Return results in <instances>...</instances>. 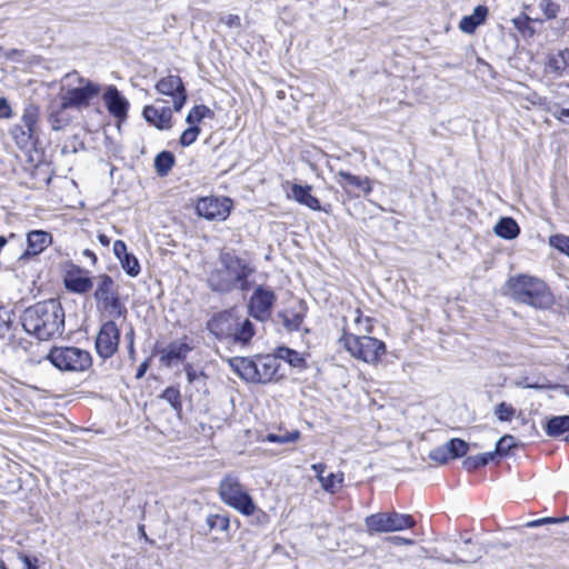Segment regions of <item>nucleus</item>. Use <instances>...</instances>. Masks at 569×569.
<instances>
[{
  "label": "nucleus",
  "mask_w": 569,
  "mask_h": 569,
  "mask_svg": "<svg viewBox=\"0 0 569 569\" xmlns=\"http://www.w3.org/2000/svg\"><path fill=\"white\" fill-rule=\"evenodd\" d=\"M70 109L72 108L60 98L50 102L47 109V120L52 130L59 131L70 124L72 121Z\"/></svg>",
  "instance_id": "17"
},
{
  "label": "nucleus",
  "mask_w": 569,
  "mask_h": 569,
  "mask_svg": "<svg viewBox=\"0 0 569 569\" xmlns=\"http://www.w3.org/2000/svg\"><path fill=\"white\" fill-rule=\"evenodd\" d=\"M283 325L290 331H297L303 321L305 315L302 312L286 311L282 315Z\"/></svg>",
  "instance_id": "40"
},
{
  "label": "nucleus",
  "mask_w": 569,
  "mask_h": 569,
  "mask_svg": "<svg viewBox=\"0 0 569 569\" xmlns=\"http://www.w3.org/2000/svg\"><path fill=\"white\" fill-rule=\"evenodd\" d=\"M527 99L531 104L545 106L546 103V98L540 97L536 92H532Z\"/></svg>",
  "instance_id": "57"
},
{
  "label": "nucleus",
  "mask_w": 569,
  "mask_h": 569,
  "mask_svg": "<svg viewBox=\"0 0 569 569\" xmlns=\"http://www.w3.org/2000/svg\"><path fill=\"white\" fill-rule=\"evenodd\" d=\"M20 321L27 333L46 341L63 333L64 310L59 300L48 299L26 308Z\"/></svg>",
  "instance_id": "1"
},
{
  "label": "nucleus",
  "mask_w": 569,
  "mask_h": 569,
  "mask_svg": "<svg viewBox=\"0 0 569 569\" xmlns=\"http://www.w3.org/2000/svg\"><path fill=\"white\" fill-rule=\"evenodd\" d=\"M0 569H7L4 562L0 559Z\"/></svg>",
  "instance_id": "63"
},
{
  "label": "nucleus",
  "mask_w": 569,
  "mask_h": 569,
  "mask_svg": "<svg viewBox=\"0 0 569 569\" xmlns=\"http://www.w3.org/2000/svg\"><path fill=\"white\" fill-rule=\"evenodd\" d=\"M531 4H523V12L512 19V23L515 28L521 32L523 36L531 37L535 33L533 28L530 26L532 21H538V19L531 18L527 11L531 9Z\"/></svg>",
  "instance_id": "30"
},
{
  "label": "nucleus",
  "mask_w": 569,
  "mask_h": 569,
  "mask_svg": "<svg viewBox=\"0 0 569 569\" xmlns=\"http://www.w3.org/2000/svg\"><path fill=\"white\" fill-rule=\"evenodd\" d=\"M176 158L170 151H161L154 158V169L159 177H166L174 166Z\"/></svg>",
  "instance_id": "31"
},
{
  "label": "nucleus",
  "mask_w": 569,
  "mask_h": 569,
  "mask_svg": "<svg viewBox=\"0 0 569 569\" xmlns=\"http://www.w3.org/2000/svg\"><path fill=\"white\" fill-rule=\"evenodd\" d=\"M447 451H449L451 459L465 457L469 451L470 445L460 438H452L446 442Z\"/></svg>",
  "instance_id": "34"
},
{
  "label": "nucleus",
  "mask_w": 569,
  "mask_h": 569,
  "mask_svg": "<svg viewBox=\"0 0 569 569\" xmlns=\"http://www.w3.org/2000/svg\"><path fill=\"white\" fill-rule=\"evenodd\" d=\"M119 262L121 264V268L129 277L134 278L141 271L138 259L130 252Z\"/></svg>",
  "instance_id": "38"
},
{
  "label": "nucleus",
  "mask_w": 569,
  "mask_h": 569,
  "mask_svg": "<svg viewBox=\"0 0 569 569\" xmlns=\"http://www.w3.org/2000/svg\"><path fill=\"white\" fill-rule=\"evenodd\" d=\"M98 240H99V242H100L102 246H104V247H108V246L110 244V239H109V237H107V236H106V234H103V233H100V234L98 236Z\"/></svg>",
  "instance_id": "60"
},
{
  "label": "nucleus",
  "mask_w": 569,
  "mask_h": 569,
  "mask_svg": "<svg viewBox=\"0 0 569 569\" xmlns=\"http://www.w3.org/2000/svg\"><path fill=\"white\" fill-rule=\"evenodd\" d=\"M274 302L276 295L273 290L258 286L249 299V315L256 320L264 321L270 318Z\"/></svg>",
  "instance_id": "11"
},
{
  "label": "nucleus",
  "mask_w": 569,
  "mask_h": 569,
  "mask_svg": "<svg viewBox=\"0 0 569 569\" xmlns=\"http://www.w3.org/2000/svg\"><path fill=\"white\" fill-rule=\"evenodd\" d=\"M162 399L168 401L172 409L178 413L182 410L181 395L177 387H167L160 396Z\"/></svg>",
  "instance_id": "37"
},
{
  "label": "nucleus",
  "mask_w": 569,
  "mask_h": 569,
  "mask_svg": "<svg viewBox=\"0 0 569 569\" xmlns=\"http://www.w3.org/2000/svg\"><path fill=\"white\" fill-rule=\"evenodd\" d=\"M343 482V473H329L328 476L320 477V485L322 489L330 493L339 491Z\"/></svg>",
  "instance_id": "35"
},
{
  "label": "nucleus",
  "mask_w": 569,
  "mask_h": 569,
  "mask_svg": "<svg viewBox=\"0 0 569 569\" xmlns=\"http://www.w3.org/2000/svg\"><path fill=\"white\" fill-rule=\"evenodd\" d=\"M495 233L507 240H512L520 233V228L515 219L510 217L501 218L493 228Z\"/></svg>",
  "instance_id": "25"
},
{
  "label": "nucleus",
  "mask_w": 569,
  "mask_h": 569,
  "mask_svg": "<svg viewBox=\"0 0 569 569\" xmlns=\"http://www.w3.org/2000/svg\"><path fill=\"white\" fill-rule=\"evenodd\" d=\"M94 292L97 309L106 312L111 318H121L127 315V308L121 302L119 286L107 273H101L93 277Z\"/></svg>",
  "instance_id": "6"
},
{
  "label": "nucleus",
  "mask_w": 569,
  "mask_h": 569,
  "mask_svg": "<svg viewBox=\"0 0 569 569\" xmlns=\"http://www.w3.org/2000/svg\"><path fill=\"white\" fill-rule=\"evenodd\" d=\"M52 241V236L43 230H32L27 234V249L20 260L40 254Z\"/></svg>",
  "instance_id": "18"
},
{
  "label": "nucleus",
  "mask_w": 569,
  "mask_h": 569,
  "mask_svg": "<svg viewBox=\"0 0 569 569\" xmlns=\"http://www.w3.org/2000/svg\"><path fill=\"white\" fill-rule=\"evenodd\" d=\"M0 111L3 113L0 118H10L11 117V108L8 104L6 98H0Z\"/></svg>",
  "instance_id": "54"
},
{
  "label": "nucleus",
  "mask_w": 569,
  "mask_h": 569,
  "mask_svg": "<svg viewBox=\"0 0 569 569\" xmlns=\"http://www.w3.org/2000/svg\"><path fill=\"white\" fill-rule=\"evenodd\" d=\"M39 107L34 103H28L24 107L21 121L23 127L27 129V134L30 139H32L37 134V123L39 120Z\"/></svg>",
  "instance_id": "26"
},
{
  "label": "nucleus",
  "mask_w": 569,
  "mask_h": 569,
  "mask_svg": "<svg viewBox=\"0 0 569 569\" xmlns=\"http://www.w3.org/2000/svg\"><path fill=\"white\" fill-rule=\"evenodd\" d=\"M495 460V453L486 452L476 456H469L462 461V467L467 471H475L480 467L487 466L490 461Z\"/></svg>",
  "instance_id": "33"
},
{
  "label": "nucleus",
  "mask_w": 569,
  "mask_h": 569,
  "mask_svg": "<svg viewBox=\"0 0 569 569\" xmlns=\"http://www.w3.org/2000/svg\"><path fill=\"white\" fill-rule=\"evenodd\" d=\"M219 496L222 502L244 516L254 513L257 507L234 473H227L219 483Z\"/></svg>",
  "instance_id": "7"
},
{
  "label": "nucleus",
  "mask_w": 569,
  "mask_h": 569,
  "mask_svg": "<svg viewBox=\"0 0 569 569\" xmlns=\"http://www.w3.org/2000/svg\"><path fill=\"white\" fill-rule=\"evenodd\" d=\"M100 93V86L86 79L78 71L66 73L60 80L58 98L73 109L89 107L91 100Z\"/></svg>",
  "instance_id": "5"
},
{
  "label": "nucleus",
  "mask_w": 569,
  "mask_h": 569,
  "mask_svg": "<svg viewBox=\"0 0 569 569\" xmlns=\"http://www.w3.org/2000/svg\"><path fill=\"white\" fill-rule=\"evenodd\" d=\"M232 202L229 198L204 197L196 204L197 213L207 220H226L231 211Z\"/></svg>",
  "instance_id": "12"
},
{
  "label": "nucleus",
  "mask_w": 569,
  "mask_h": 569,
  "mask_svg": "<svg viewBox=\"0 0 569 569\" xmlns=\"http://www.w3.org/2000/svg\"><path fill=\"white\" fill-rule=\"evenodd\" d=\"M567 520H569V517H563V518L546 517V518L528 521L522 527L536 528V527H540L542 525L560 523V522H563Z\"/></svg>",
  "instance_id": "48"
},
{
  "label": "nucleus",
  "mask_w": 569,
  "mask_h": 569,
  "mask_svg": "<svg viewBox=\"0 0 569 569\" xmlns=\"http://www.w3.org/2000/svg\"><path fill=\"white\" fill-rule=\"evenodd\" d=\"M147 368H148L147 362L141 363L140 367L138 368L136 377L141 378L144 375Z\"/></svg>",
  "instance_id": "61"
},
{
  "label": "nucleus",
  "mask_w": 569,
  "mask_h": 569,
  "mask_svg": "<svg viewBox=\"0 0 569 569\" xmlns=\"http://www.w3.org/2000/svg\"><path fill=\"white\" fill-rule=\"evenodd\" d=\"M549 244L569 257V236L553 234L549 238Z\"/></svg>",
  "instance_id": "41"
},
{
  "label": "nucleus",
  "mask_w": 569,
  "mask_h": 569,
  "mask_svg": "<svg viewBox=\"0 0 569 569\" xmlns=\"http://www.w3.org/2000/svg\"><path fill=\"white\" fill-rule=\"evenodd\" d=\"M207 525L210 529L227 530L229 527V520L220 515H209L207 517Z\"/></svg>",
  "instance_id": "47"
},
{
  "label": "nucleus",
  "mask_w": 569,
  "mask_h": 569,
  "mask_svg": "<svg viewBox=\"0 0 569 569\" xmlns=\"http://www.w3.org/2000/svg\"><path fill=\"white\" fill-rule=\"evenodd\" d=\"M47 359L61 371L83 372L92 366L90 352L78 347H53Z\"/></svg>",
  "instance_id": "8"
},
{
  "label": "nucleus",
  "mask_w": 569,
  "mask_h": 569,
  "mask_svg": "<svg viewBox=\"0 0 569 569\" xmlns=\"http://www.w3.org/2000/svg\"><path fill=\"white\" fill-rule=\"evenodd\" d=\"M253 268L240 257L222 252L213 269L207 276V284L211 291L222 296L240 290L246 292L250 289L249 277Z\"/></svg>",
  "instance_id": "2"
},
{
  "label": "nucleus",
  "mask_w": 569,
  "mask_h": 569,
  "mask_svg": "<svg viewBox=\"0 0 569 569\" xmlns=\"http://www.w3.org/2000/svg\"><path fill=\"white\" fill-rule=\"evenodd\" d=\"M338 177L343 180V181H339L342 187L352 186L358 189H361L367 194L370 193L372 190L370 180L367 177L361 178L359 176H353L350 172L342 171V170H340L338 172Z\"/></svg>",
  "instance_id": "28"
},
{
  "label": "nucleus",
  "mask_w": 569,
  "mask_h": 569,
  "mask_svg": "<svg viewBox=\"0 0 569 569\" xmlns=\"http://www.w3.org/2000/svg\"><path fill=\"white\" fill-rule=\"evenodd\" d=\"M107 110L119 121L127 119L129 101L121 94L114 86H109L102 96Z\"/></svg>",
  "instance_id": "16"
},
{
  "label": "nucleus",
  "mask_w": 569,
  "mask_h": 569,
  "mask_svg": "<svg viewBox=\"0 0 569 569\" xmlns=\"http://www.w3.org/2000/svg\"><path fill=\"white\" fill-rule=\"evenodd\" d=\"M565 441L569 442V435L565 437Z\"/></svg>",
  "instance_id": "64"
},
{
  "label": "nucleus",
  "mask_w": 569,
  "mask_h": 569,
  "mask_svg": "<svg viewBox=\"0 0 569 569\" xmlns=\"http://www.w3.org/2000/svg\"><path fill=\"white\" fill-rule=\"evenodd\" d=\"M231 369L243 380L254 383H268L282 377L280 362L276 356L259 355L256 358L233 357L228 359Z\"/></svg>",
  "instance_id": "3"
},
{
  "label": "nucleus",
  "mask_w": 569,
  "mask_h": 569,
  "mask_svg": "<svg viewBox=\"0 0 569 569\" xmlns=\"http://www.w3.org/2000/svg\"><path fill=\"white\" fill-rule=\"evenodd\" d=\"M11 326V315L8 310L0 308V338H4Z\"/></svg>",
  "instance_id": "50"
},
{
  "label": "nucleus",
  "mask_w": 569,
  "mask_h": 569,
  "mask_svg": "<svg viewBox=\"0 0 569 569\" xmlns=\"http://www.w3.org/2000/svg\"><path fill=\"white\" fill-rule=\"evenodd\" d=\"M156 90L172 98L174 111H180L187 101V90L178 74H168L158 80Z\"/></svg>",
  "instance_id": "14"
},
{
  "label": "nucleus",
  "mask_w": 569,
  "mask_h": 569,
  "mask_svg": "<svg viewBox=\"0 0 569 569\" xmlns=\"http://www.w3.org/2000/svg\"><path fill=\"white\" fill-rule=\"evenodd\" d=\"M232 329L231 336L227 340L242 347L250 343L256 332L253 323L248 318L241 319L239 316L237 325Z\"/></svg>",
  "instance_id": "21"
},
{
  "label": "nucleus",
  "mask_w": 569,
  "mask_h": 569,
  "mask_svg": "<svg viewBox=\"0 0 569 569\" xmlns=\"http://www.w3.org/2000/svg\"><path fill=\"white\" fill-rule=\"evenodd\" d=\"M94 284L93 278L83 274V270L77 268L76 270L69 271L64 278V287L73 293L84 295Z\"/></svg>",
  "instance_id": "19"
},
{
  "label": "nucleus",
  "mask_w": 569,
  "mask_h": 569,
  "mask_svg": "<svg viewBox=\"0 0 569 569\" xmlns=\"http://www.w3.org/2000/svg\"><path fill=\"white\" fill-rule=\"evenodd\" d=\"M515 409L506 403V402H500L497 407H496V416L497 418L500 420V421H510L512 419V417L515 416Z\"/></svg>",
  "instance_id": "46"
},
{
  "label": "nucleus",
  "mask_w": 569,
  "mask_h": 569,
  "mask_svg": "<svg viewBox=\"0 0 569 569\" xmlns=\"http://www.w3.org/2000/svg\"><path fill=\"white\" fill-rule=\"evenodd\" d=\"M222 21L229 27V28H240L241 27V20L240 17L237 14H228L226 18L222 19Z\"/></svg>",
  "instance_id": "52"
},
{
  "label": "nucleus",
  "mask_w": 569,
  "mask_h": 569,
  "mask_svg": "<svg viewBox=\"0 0 569 569\" xmlns=\"http://www.w3.org/2000/svg\"><path fill=\"white\" fill-rule=\"evenodd\" d=\"M113 253L116 258L121 261L129 253L127 244L122 240H116L113 243Z\"/></svg>",
  "instance_id": "51"
},
{
  "label": "nucleus",
  "mask_w": 569,
  "mask_h": 569,
  "mask_svg": "<svg viewBox=\"0 0 569 569\" xmlns=\"http://www.w3.org/2000/svg\"><path fill=\"white\" fill-rule=\"evenodd\" d=\"M446 443L430 451L429 458L440 465H445L451 459L449 451L446 450Z\"/></svg>",
  "instance_id": "45"
},
{
  "label": "nucleus",
  "mask_w": 569,
  "mask_h": 569,
  "mask_svg": "<svg viewBox=\"0 0 569 569\" xmlns=\"http://www.w3.org/2000/svg\"><path fill=\"white\" fill-rule=\"evenodd\" d=\"M184 371L187 375V380L189 383H193L196 381L206 382L207 376L202 371H197L190 363L184 366Z\"/></svg>",
  "instance_id": "49"
},
{
  "label": "nucleus",
  "mask_w": 569,
  "mask_h": 569,
  "mask_svg": "<svg viewBox=\"0 0 569 569\" xmlns=\"http://www.w3.org/2000/svg\"><path fill=\"white\" fill-rule=\"evenodd\" d=\"M547 69L556 77L567 74L569 69V50L565 49L551 53L548 59Z\"/></svg>",
  "instance_id": "23"
},
{
  "label": "nucleus",
  "mask_w": 569,
  "mask_h": 569,
  "mask_svg": "<svg viewBox=\"0 0 569 569\" xmlns=\"http://www.w3.org/2000/svg\"><path fill=\"white\" fill-rule=\"evenodd\" d=\"M21 561L24 565V569H38V559L31 558L29 556L22 555L20 556Z\"/></svg>",
  "instance_id": "53"
},
{
  "label": "nucleus",
  "mask_w": 569,
  "mask_h": 569,
  "mask_svg": "<svg viewBox=\"0 0 569 569\" xmlns=\"http://www.w3.org/2000/svg\"><path fill=\"white\" fill-rule=\"evenodd\" d=\"M200 133V128L196 124H190L189 128L182 131L179 142L182 147H189L192 144Z\"/></svg>",
  "instance_id": "43"
},
{
  "label": "nucleus",
  "mask_w": 569,
  "mask_h": 569,
  "mask_svg": "<svg viewBox=\"0 0 569 569\" xmlns=\"http://www.w3.org/2000/svg\"><path fill=\"white\" fill-rule=\"evenodd\" d=\"M291 197L297 202L308 207L311 210H321L320 201L315 196L311 194L310 186H301L298 183H293L291 187Z\"/></svg>",
  "instance_id": "22"
},
{
  "label": "nucleus",
  "mask_w": 569,
  "mask_h": 569,
  "mask_svg": "<svg viewBox=\"0 0 569 569\" xmlns=\"http://www.w3.org/2000/svg\"><path fill=\"white\" fill-rule=\"evenodd\" d=\"M507 287L513 300L533 308L546 309L553 302L549 288L537 277L518 274L507 281Z\"/></svg>",
  "instance_id": "4"
},
{
  "label": "nucleus",
  "mask_w": 569,
  "mask_h": 569,
  "mask_svg": "<svg viewBox=\"0 0 569 569\" xmlns=\"http://www.w3.org/2000/svg\"><path fill=\"white\" fill-rule=\"evenodd\" d=\"M488 14V9L485 6H478L475 8L473 13L470 16H465L460 22L459 28L461 31L466 33H472L477 27L482 24Z\"/></svg>",
  "instance_id": "24"
},
{
  "label": "nucleus",
  "mask_w": 569,
  "mask_h": 569,
  "mask_svg": "<svg viewBox=\"0 0 569 569\" xmlns=\"http://www.w3.org/2000/svg\"><path fill=\"white\" fill-rule=\"evenodd\" d=\"M131 342L129 343V352L133 353V331L130 330Z\"/></svg>",
  "instance_id": "62"
},
{
  "label": "nucleus",
  "mask_w": 569,
  "mask_h": 569,
  "mask_svg": "<svg viewBox=\"0 0 569 569\" xmlns=\"http://www.w3.org/2000/svg\"><path fill=\"white\" fill-rule=\"evenodd\" d=\"M365 523L369 531L391 532L412 528L416 522L410 515L392 511L370 515L366 518Z\"/></svg>",
  "instance_id": "10"
},
{
  "label": "nucleus",
  "mask_w": 569,
  "mask_h": 569,
  "mask_svg": "<svg viewBox=\"0 0 569 569\" xmlns=\"http://www.w3.org/2000/svg\"><path fill=\"white\" fill-rule=\"evenodd\" d=\"M513 446H515V438L512 436L506 435L497 441L496 449L491 453H495V458L497 456H505L510 451V449Z\"/></svg>",
  "instance_id": "42"
},
{
  "label": "nucleus",
  "mask_w": 569,
  "mask_h": 569,
  "mask_svg": "<svg viewBox=\"0 0 569 569\" xmlns=\"http://www.w3.org/2000/svg\"><path fill=\"white\" fill-rule=\"evenodd\" d=\"M82 256L88 258L92 264H94L97 262V256L94 254L93 251H91L89 249L83 250Z\"/></svg>",
  "instance_id": "59"
},
{
  "label": "nucleus",
  "mask_w": 569,
  "mask_h": 569,
  "mask_svg": "<svg viewBox=\"0 0 569 569\" xmlns=\"http://www.w3.org/2000/svg\"><path fill=\"white\" fill-rule=\"evenodd\" d=\"M274 356L278 358L279 362L280 360H284L295 368H303L306 366L303 357L298 351L288 347L277 348Z\"/></svg>",
  "instance_id": "29"
},
{
  "label": "nucleus",
  "mask_w": 569,
  "mask_h": 569,
  "mask_svg": "<svg viewBox=\"0 0 569 569\" xmlns=\"http://www.w3.org/2000/svg\"><path fill=\"white\" fill-rule=\"evenodd\" d=\"M191 348L184 342L170 343L167 349L163 350L161 360L171 362L172 360H182Z\"/></svg>",
  "instance_id": "32"
},
{
  "label": "nucleus",
  "mask_w": 569,
  "mask_h": 569,
  "mask_svg": "<svg viewBox=\"0 0 569 569\" xmlns=\"http://www.w3.org/2000/svg\"><path fill=\"white\" fill-rule=\"evenodd\" d=\"M396 545H412L413 540L403 537L395 536L389 538Z\"/></svg>",
  "instance_id": "58"
},
{
  "label": "nucleus",
  "mask_w": 569,
  "mask_h": 569,
  "mask_svg": "<svg viewBox=\"0 0 569 569\" xmlns=\"http://www.w3.org/2000/svg\"><path fill=\"white\" fill-rule=\"evenodd\" d=\"M340 342L347 351L355 358L367 363H376L386 352V345L373 337L355 336L345 333Z\"/></svg>",
  "instance_id": "9"
},
{
  "label": "nucleus",
  "mask_w": 569,
  "mask_h": 569,
  "mask_svg": "<svg viewBox=\"0 0 569 569\" xmlns=\"http://www.w3.org/2000/svg\"><path fill=\"white\" fill-rule=\"evenodd\" d=\"M143 117L146 121L160 130H168L171 128L172 111L169 107L158 109L153 106H146L143 109Z\"/></svg>",
  "instance_id": "20"
},
{
  "label": "nucleus",
  "mask_w": 569,
  "mask_h": 569,
  "mask_svg": "<svg viewBox=\"0 0 569 569\" xmlns=\"http://www.w3.org/2000/svg\"><path fill=\"white\" fill-rule=\"evenodd\" d=\"M539 8L542 11L546 19H555L559 12V4L553 0H540Z\"/></svg>",
  "instance_id": "44"
},
{
  "label": "nucleus",
  "mask_w": 569,
  "mask_h": 569,
  "mask_svg": "<svg viewBox=\"0 0 569 569\" xmlns=\"http://www.w3.org/2000/svg\"><path fill=\"white\" fill-rule=\"evenodd\" d=\"M545 431L549 437H560L565 432H568L569 416H556L550 418L546 423Z\"/></svg>",
  "instance_id": "27"
},
{
  "label": "nucleus",
  "mask_w": 569,
  "mask_h": 569,
  "mask_svg": "<svg viewBox=\"0 0 569 569\" xmlns=\"http://www.w3.org/2000/svg\"><path fill=\"white\" fill-rule=\"evenodd\" d=\"M238 315L234 309L214 313L207 322V330L219 340H227L237 325Z\"/></svg>",
  "instance_id": "15"
},
{
  "label": "nucleus",
  "mask_w": 569,
  "mask_h": 569,
  "mask_svg": "<svg viewBox=\"0 0 569 569\" xmlns=\"http://www.w3.org/2000/svg\"><path fill=\"white\" fill-rule=\"evenodd\" d=\"M300 438V432L298 430L292 431H286L284 433L277 435V433H268L264 437V441L268 442H277V443H288V442H296Z\"/></svg>",
  "instance_id": "39"
},
{
  "label": "nucleus",
  "mask_w": 569,
  "mask_h": 569,
  "mask_svg": "<svg viewBox=\"0 0 569 569\" xmlns=\"http://www.w3.org/2000/svg\"><path fill=\"white\" fill-rule=\"evenodd\" d=\"M213 111L204 104L194 106L187 114L186 122L194 124L204 118H212Z\"/></svg>",
  "instance_id": "36"
},
{
  "label": "nucleus",
  "mask_w": 569,
  "mask_h": 569,
  "mask_svg": "<svg viewBox=\"0 0 569 569\" xmlns=\"http://www.w3.org/2000/svg\"><path fill=\"white\" fill-rule=\"evenodd\" d=\"M326 465L325 463H315L311 466V469L316 472V477L318 479V481L320 482V477H325V471H326Z\"/></svg>",
  "instance_id": "56"
},
{
  "label": "nucleus",
  "mask_w": 569,
  "mask_h": 569,
  "mask_svg": "<svg viewBox=\"0 0 569 569\" xmlns=\"http://www.w3.org/2000/svg\"><path fill=\"white\" fill-rule=\"evenodd\" d=\"M553 116L560 121H569V109L559 108L557 111L553 112Z\"/></svg>",
  "instance_id": "55"
},
{
  "label": "nucleus",
  "mask_w": 569,
  "mask_h": 569,
  "mask_svg": "<svg viewBox=\"0 0 569 569\" xmlns=\"http://www.w3.org/2000/svg\"><path fill=\"white\" fill-rule=\"evenodd\" d=\"M120 342V330L114 321L104 322L96 338V350L102 359L111 358L118 350Z\"/></svg>",
  "instance_id": "13"
}]
</instances>
